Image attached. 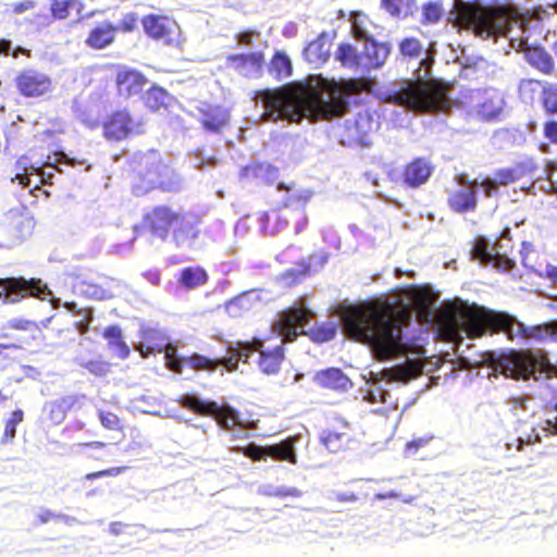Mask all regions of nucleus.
Segmentation results:
<instances>
[{
    "label": "nucleus",
    "mask_w": 557,
    "mask_h": 557,
    "mask_svg": "<svg viewBox=\"0 0 557 557\" xmlns=\"http://www.w3.org/2000/svg\"><path fill=\"white\" fill-rule=\"evenodd\" d=\"M447 206H449L453 212L459 214L474 212L476 208V193L470 186L453 190L447 196Z\"/></svg>",
    "instance_id": "obj_31"
},
{
    "label": "nucleus",
    "mask_w": 557,
    "mask_h": 557,
    "mask_svg": "<svg viewBox=\"0 0 557 557\" xmlns=\"http://www.w3.org/2000/svg\"><path fill=\"white\" fill-rule=\"evenodd\" d=\"M540 104L544 114L553 116L557 114V85L553 83H544L543 89L540 91Z\"/></svg>",
    "instance_id": "obj_42"
},
{
    "label": "nucleus",
    "mask_w": 557,
    "mask_h": 557,
    "mask_svg": "<svg viewBox=\"0 0 557 557\" xmlns=\"http://www.w3.org/2000/svg\"><path fill=\"white\" fill-rule=\"evenodd\" d=\"M41 336L40 325L26 318H13L3 326L0 333V355L8 349H22L29 345L33 341H37Z\"/></svg>",
    "instance_id": "obj_12"
},
{
    "label": "nucleus",
    "mask_w": 557,
    "mask_h": 557,
    "mask_svg": "<svg viewBox=\"0 0 557 557\" xmlns=\"http://www.w3.org/2000/svg\"><path fill=\"white\" fill-rule=\"evenodd\" d=\"M60 172L59 169H57L53 165H50V163L46 162L40 165L39 171H35V174L40 177V183L45 185H51L52 178L54 177V172Z\"/></svg>",
    "instance_id": "obj_60"
},
{
    "label": "nucleus",
    "mask_w": 557,
    "mask_h": 557,
    "mask_svg": "<svg viewBox=\"0 0 557 557\" xmlns=\"http://www.w3.org/2000/svg\"><path fill=\"white\" fill-rule=\"evenodd\" d=\"M302 334L310 336V339L314 343L331 342L335 337L336 325L332 322L315 324L309 332H305Z\"/></svg>",
    "instance_id": "obj_44"
},
{
    "label": "nucleus",
    "mask_w": 557,
    "mask_h": 557,
    "mask_svg": "<svg viewBox=\"0 0 557 557\" xmlns=\"http://www.w3.org/2000/svg\"><path fill=\"white\" fill-rule=\"evenodd\" d=\"M139 339L141 341L138 343L137 350L144 357L162 352V350H166L168 347H173L168 342V336L162 331L151 326H144L141 331H139Z\"/></svg>",
    "instance_id": "obj_25"
},
{
    "label": "nucleus",
    "mask_w": 557,
    "mask_h": 557,
    "mask_svg": "<svg viewBox=\"0 0 557 557\" xmlns=\"http://www.w3.org/2000/svg\"><path fill=\"white\" fill-rule=\"evenodd\" d=\"M525 62L530 64L531 69L544 74L554 75L555 61L553 55L541 46L527 48L524 51Z\"/></svg>",
    "instance_id": "obj_33"
},
{
    "label": "nucleus",
    "mask_w": 557,
    "mask_h": 557,
    "mask_svg": "<svg viewBox=\"0 0 557 557\" xmlns=\"http://www.w3.org/2000/svg\"><path fill=\"white\" fill-rule=\"evenodd\" d=\"M186 368L196 372L207 371L213 372L219 368L218 359H212L199 352H191L185 357Z\"/></svg>",
    "instance_id": "obj_43"
},
{
    "label": "nucleus",
    "mask_w": 557,
    "mask_h": 557,
    "mask_svg": "<svg viewBox=\"0 0 557 557\" xmlns=\"http://www.w3.org/2000/svg\"><path fill=\"white\" fill-rule=\"evenodd\" d=\"M544 83L548 82H543L537 78H522L519 83V87H517V92H519L521 101H534L536 91L539 88L542 89Z\"/></svg>",
    "instance_id": "obj_47"
},
{
    "label": "nucleus",
    "mask_w": 557,
    "mask_h": 557,
    "mask_svg": "<svg viewBox=\"0 0 557 557\" xmlns=\"http://www.w3.org/2000/svg\"><path fill=\"white\" fill-rule=\"evenodd\" d=\"M309 200L310 196L304 193L287 195L280 206L260 213L261 230L269 235L278 234L288 227L296 234L301 233L308 223L306 207Z\"/></svg>",
    "instance_id": "obj_8"
},
{
    "label": "nucleus",
    "mask_w": 557,
    "mask_h": 557,
    "mask_svg": "<svg viewBox=\"0 0 557 557\" xmlns=\"http://www.w3.org/2000/svg\"><path fill=\"white\" fill-rule=\"evenodd\" d=\"M228 67L244 76H251L261 72L264 65V54L260 51L250 53H232L226 57Z\"/></svg>",
    "instance_id": "obj_24"
},
{
    "label": "nucleus",
    "mask_w": 557,
    "mask_h": 557,
    "mask_svg": "<svg viewBox=\"0 0 557 557\" xmlns=\"http://www.w3.org/2000/svg\"><path fill=\"white\" fill-rule=\"evenodd\" d=\"M312 311L304 307H289L278 313L274 330L282 336L283 343H293L304 333V326L312 319Z\"/></svg>",
    "instance_id": "obj_16"
},
{
    "label": "nucleus",
    "mask_w": 557,
    "mask_h": 557,
    "mask_svg": "<svg viewBox=\"0 0 557 557\" xmlns=\"http://www.w3.org/2000/svg\"><path fill=\"white\" fill-rule=\"evenodd\" d=\"M200 218L168 203L151 207L143 214L138 231L152 239L165 243L171 240L175 247H191L200 236Z\"/></svg>",
    "instance_id": "obj_4"
},
{
    "label": "nucleus",
    "mask_w": 557,
    "mask_h": 557,
    "mask_svg": "<svg viewBox=\"0 0 557 557\" xmlns=\"http://www.w3.org/2000/svg\"><path fill=\"white\" fill-rule=\"evenodd\" d=\"M270 496L278 498L301 497V492L296 487H280L270 492Z\"/></svg>",
    "instance_id": "obj_64"
},
{
    "label": "nucleus",
    "mask_w": 557,
    "mask_h": 557,
    "mask_svg": "<svg viewBox=\"0 0 557 557\" xmlns=\"http://www.w3.org/2000/svg\"><path fill=\"white\" fill-rule=\"evenodd\" d=\"M312 381L326 391L347 392L352 388V382L339 368L320 370L312 376Z\"/></svg>",
    "instance_id": "obj_23"
},
{
    "label": "nucleus",
    "mask_w": 557,
    "mask_h": 557,
    "mask_svg": "<svg viewBox=\"0 0 557 557\" xmlns=\"http://www.w3.org/2000/svg\"><path fill=\"white\" fill-rule=\"evenodd\" d=\"M543 134L549 144L557 145V121L549 120L545 121L543 125Z\"/></svg>",
    "instance_id": "obj_63"
},
{
    "label": "nucleus",
    "mask_w": 557,
    "mask_h": 557,
    "mask_svg": "<svg viewBox=\"0 0 557 557\" xmlns=\"http://www.w3.org/2000/svg\"><path fill=\"white\" fill-rule=\"evenodd\" d=\"M243 358H248V354L239 349H228V356L223 359H218V362L219 366H223L227 372H234Z\"/></svg>",
    "instance_id": "obj_53"
},
{
    "label": "nucleus",
    "mask_w": 557,
    "mask_h": 557,
    "mask_svg": "<svg viewBox=\"0 0 557 557\" xmlns=\"http://www.w3.org/2000/svg\"><path fill=\"white\" fill-rule=\"evenodd\" d=\"M145 133V122L136 119L126 108L116 109L101 121L102 138L111 144H120Z\"/></svg>",
    "instance_id": "obj_9"
},
{
    "label": "nucleus",
    "mask_w": 557,
    "mask_h": 557,
    "mask_svg": "<svg viewBox=\"0 0 557 557\" xmlns=\"http://www.w3.org/2000/svg\"><path fill=\"white\" fill-rule=\"evenodd\" d=\"M147 84L148 78L139 70L123 67L116 71L115 88L120 97L131 98L139 95Z\"/></svg>",
    "instance_id": "obj_21"
},
{
    "label": "nucleus",
    "mask_w": 557,
    "mask_h": 557,
    "mask_svg": "<svg viewBox=\"0 0 557 557\" xmlns=\"http://www.w3.org/2000/svg\"><path fill=\"white\" fill-rule=\"evenodd\" d=\"M138 23V16L136 13H128L121 18L120 24L115 25L116 32L121 30L123 33H133L136 28V24Z\"/></svg>",
    "instance_id": "obj_61"
},
{
    "label": "nucleus",
    "mask_w": 557,
    "mask_h": 557,
    "mask_svg": "<svg viewBox=\"0 0 557 557\" xmlns=\"http://www.w3.org/2000/svg\"><path fill=\"white\" fill-rule=\"evenodd\" d=\"M14 87L17 94L27 99L47 97L52 90V79L47 73L35 69L24 67L14 75Z\"/></svg>",
    "instance_id": "obj_13"
},
{
    "label": "nucleus",
    "mask_w": 557,
    "mask_h": 557,
    "mask_svg": "<svg viewBox=\"0 0 557 557\" xmlns=\"http://www.w3.org/2000/svg\"><path fill=\"white\" fill-rule=\"evenodd\" d=\"M97 416L98 420H100L102 428L116 432H121L122 430H124V425L122 424L121 419L116 416L115 412L110 410H98Z\"/></svg>",
    "instance_id": "obj_51"
},
{
    "label": "nucleus",
    "mask_w": 557,
    "mask_h": 557,
    "mask_svg": "<svg viewBox=\"0 0 557 557\" xmlns=\"http://www.w3.org/2000/svg\"><path fill=\"white\" fill-rule=\"evenodd\" d=\"M295 438L288 437L277 444L265 446V454L268 458H273L276 461H287L288 463H297V454L294 449Z\"/></svg>",
    "instance_id": "obj_36"
},
{
    "label": "nucleus",
    "mask_w": 557,
    "mask_h": 557,
    "mask_svg": "<svg viewBox=\"0 0 557 557\" xmlns=\"http://www.w3.org/2000/svg\"><path fill=\"white\" fill-rule=\"evenodd\" d=\"M371 124V119L368 116L358 115L352 122L345 123V129L348 133L349 143H359L367 136V131L363 129V125Z\"/></svg>",
    "instance_id": "obj_45"
},
{
    "label": "nucleus",
    "mask_w": 557,
    "mask_h": 557,
    "mask_svg": "<svg viewBox=\"0 0 557 557\" xmlns=\"http://www.w3.org/2000/svg\"><path fill=\"white\" fill-rule=\"evenodd\" d=\"M320 441L331 453L345 449L350 441L348 422L338 421V425L331 426L322 432Z\"/></svg>",
    "instance_id": "obj_27"
},
{
    "label": "nucleus",
    "mask_w": 557,
    "mask_h": 557,
    "mask_svg": "<svg viewBox=\"0 0 557 557\" xmlns=\"http://www.w3.org/2000/svg\"><path fill=\"white\" fill-rule=\"evenodd\" d=\"M165 354V366L169 370L173 371L176 374H181L183 369L186 367L185 357L181 358L176 356L175 347H168L165 350H162Z\"/></svg>",
    "instance_id": "obj_52"
},
{
    "label": "nucleus",
    "mask_w": 557,
    "mask_h": 557,
    "mask_svg": "<svg viewBox=\"0 0 557 557\" xmlns=\"http://www.w3.org/2000/svg\"><path fill=\"white\" fill-rule=\"evenodd\" d=\"M470 101L475 114L484 122L498 120L506 108V96L493 87L475 89L470 95Z\"/></svg>",
    "instance_id": "obj_14"
},
{
    "label": "nucleus",
    "mask_w": 557,
    "mask_h": 557,
    "mask_svg": "<svg viewBox=\"0 0 557 557\" xmlns=\"http://www.w3.org/2000/svg\"><path fill=\"white\" fill-rule=\"evenodd\" d=\"M73 0H51L50 12L51 16L55 20H66L70 15V8L73 5Z\"/></svg>",
    "instance_id": "obj_54"
},
{
    "label": "nucleus",
    "mask_w": 557,
    "mask_h": 557,
    "mask_svg": "<svg viewBox=\"0 0 557 557\" xmlns=\"http://www.w3.org/2000/svg\"><path fill=\"white\" fill-rule=\"evenodd\" d=\"M409 320L407 307L375 301L349 308L343 325L350 339L369 345L375 358L384 361L408 351L401 329Z\"/></svg>",
    "instance_id": "obj_2"
},
{
    "label": "nucleus",
    "mask_w": 557,
    "mask_h": 557,
    "mask_svg": "<svg viewBox=\"0 0 557 557\" xmlns=\"http://www.w3.org/2000/svg\"><path fill=\"white\" fill-rule=\"evenodd\" d=\"M492 259H493L492 263H490V264H493L494 268H496L503 272L510 271L516 265V263L506 256L496 253V256H494Z\"/></svg>",
    "instance_id": "obj_62"
},
{
    "label": "nucleus",
    "mask_w": 557,
    "mask_h": 557,
    "mask_svg": "<svg viewBox=\"0 0 557 557\" xmlns=\"http://www.w3.org/2000/svg\"><path fill=\"white\" fill-rule=\"evenodd\" d=\"M293 72V64L283 51L274 52L269 63V73L276 79L287 78Z\"/></svg>",
    "instance_id": "obj_40"
},
{
    "label": "nucleus",
    "mask_w": 557,
    "mask_h": 557,
    "mask_svg": "<svg viewBox=\"0 0 557 557\" xmlns=\"http://www.w3.org/2000/svg\"><path fill=\"white\" fill-rule=\"evenodd\" d=\"M330 36L325 32H322L306 46L305 50H302V57H305L307 63L319 67L324 65L330 58Z\"/></svg>",
    "instance_id": "obj_26"
},
{
    "label": "nucleus",
    "mask_w": 557,
    "mask_h": 557,
    "mask_svg": "<svg viewBox=\"0 0 557 557\" xmlns=\"http://www.w3.org/2000/svg\"><path fill=\"white\" fill-rule=\"evenodd\" d=\"M177 403L195 414L213 418L224 431H233L240 425L236 410L228 406H219L213 400H202L189 394L178 397Z\"/></svg>",
    "instance_id": "obj_10"
},
{
    "label": "nucleus",
    "mask_w": 557,
    "mask_h": 557,
    "mask_svg": "<svg viewBox=\"0 0 557 557\" xmlns=\"http://www.w3.org/2000/svg\"><path fill=\"white\" fill-rule=\"evenodd\" d=\"M457 21L466 28L472 29L482 37L506 36L511 25L520 26L527 33L528 22L521 17H512L504 7H483L479 3H465L457 12Z\"/></svg>",
    "instance_id": "obj_6"
},
{
    "label": "nucleus",
    "mask_w": 557,
    "mask_h": 557,
    "mask_svg": "<svg viewBox=\"0 0 557 557\" xmlns=\"http://www.w3.org/2000/svg\"><path fill=\"white\" fill-rule=\"evenodd\" d=\"M4 147L3 151L9 153L17 148L18 144L22 143V134L20 133V128L15 125L10 126L4 131Z\"/></svg>",
    "instance_id": "obj_55"
},
{
    "label": "nucleus",
    "mask_w": 557,
    "mask_h": 557,
    "mask_svg": "<svg viewBox=\"0 0 557 557\" xmlns=\"http://www.w3.org/2000/svg\"><path fill=\"white\" fill-rule=\"evenodd\" d=\"M36 221L27 207H13L3 214V227L12 238L23 242L34 232Z\"/></svg>",
    "instance_id": "obj_17"
},
{
    "label": "nucleus",
    "mask_w": 557,
    "mask_h": 557,
    "mask_svg": "<svg viewBox=\"0 0 557 557\" xmlns=\"http://www.w3.org/2000/svg\"><path fill=\"white\" fill-rule=\"evenodd\" d=\"M79 408V400L76 396H63L47 403L45 410L47 419L51 424L58 425L64 421L67 412Z\"/></svg>",
    "instance_id": "obj_34"
},
{
    "label": "nucleus",
    "mask_w": 557,
    "mask_h": 557,
    "mask_svg": "<svg viewBox=\"0 0 557 557\" xmlns=\"http://www.w3.org/2000/svg\"><path fill=\"white\" fill-rule=\"evenodd\" d=\"M144 33L153 40L162 41L166 46L177 44V24L174 20L149 13L141 20Z\"/></svg>",
    "instance_id": "obj_18"
},
{
    "label": "nucleus",
    "mask_w": 557,
    "mask_h": 557,
    "mask_svg": "<svg viewBox=\"0 0 557 557\" xmlns=\"http://www.w3.org/2000/svg\"><path fill=\"white\" fill-rule=\"evenodd\" d=\"M472 259L480 262L482 265H488L493 261V252L488 250V242L484 237H478L473 240Z\"/></svg>",
    "instance_id": "obj_48"
},
{
    "label": "nucleus",
    "mask_w": 557,
    "mask_h": 557,
    "mask_svg": "<svg viewBox=\"0 0 557 557\" xmlns=\"http://www.w3.org/2000/svg\"><path fill=\"white\" fill-rule=\"evenodd\" d=\"M434 165L428 157H413L404 163L399 172V182L409 189H418L428 183Z\"/></svg>",
    "instance_id": "obj_19"
},
{
    "label": "nucleus",
    "mask_w": 557,
    "mask_h": 557,
    "mask_svg": "<svg viewBox=\"0 0 557 557\" xmlns=\"http://www.w3.org/2000/svg\"><path fill=\"white\" fill-rule=\"evenodd\" d=\"M389 52L391 47L386 42L367 41L361 52V69H381Z\"/></svg>",
    "instance_id": "obj_28"
},
{
    "label": "nucleus",
    "mask_w": 557,
    "mask_h": 557,
    "mask_svg": "<svg viewBox=\"0 0 557 557\" xmlns=\"http://www.w3.org/2000/svg\"><path fill=\"white\" fill-rule=\"evenodd\" d=\"M409 293L413 304L418 306L419 309L425 310L433 304V292L426 286L413 287Z\"/></svg>",
    "instance_id": "obj_49"
},
{
    "label": "nucleus",
    "mask_w": 557,
    "mask_h": 557,
    "mask_svg": "<svg viewBox=\"0 0 557 557\" xmlns=\"http://www.w3.org/2000/svg\"><path fill=\"white\" fill-rule=\"evenodd\" d=\"M240 345L244 350L259 352V360H257V364H259V369L262 373L265 375L277 374L281 364L284 361L283 346H276L272 349L262 350V344L260 341H253Z\"/></svg>",
    "instance_id": "obj_20"
},
{
    "label": "nucleus",
    "mask_w": 557,
    "mask_h": 557,
    "mask_svg": "<svg viewBox=\"0 0 557 557\" xmlns=\"http://www.w3.org/2000/svg\"><path fill=\"white\" fill-rule=\"evenodd\" d=\"M50 294V288L41 278L24 276L0 278V300L4 305L18 304L27 297L42 299Z\"/></svg>",
    "instance_id": "obj_11"
},
{
    "label": "nucleus",
    "mask_w": 557,
    "mask_h": 557,
    "mask_svg": "<svg viewBox=\"0 0 557 557\" xmlns=\"http://www.w3.org/2000/svg\"><path fill=\"white\" fill-rule=\"evenodd\" d=\"M40 165L33 164L32 160L27 154H22L17 157L16 161H14L13 165V183H18V185L23 187L29 186V176L34 174V172H38Z\"/></svg>",
    "instance_id": "obj_37"
},
{
    "label": "nucleus",
    "mask_w": 557,
    "mask_h": 557,
    "mask_svg": "<svg viewBox=\"0 0 557 557\" xmlns=\"http://www.w3.org/2000/svg\"><path fill=\"white\" fill-rule=\"evenodd\" d=\"M541 367L537 360L529 351H515L505 354L497 360L496 369L503 374L515 380H527Z\"/></svg>",
    "instance_id": "obj_15"
},
{
    "label": "nucleus",
    "mask_w": 557,
    "mask_h": 557,
    "mask_svg": "<svg viewBox=\"0 0 557 557\" xmlns=\"http://www.w3.org/2000/svg\"><path fill=\"white\" fill-rule=\"evenodd\" d=\"M236 451L255 461H264L267 459L265 446H259L255 443H250L244 447H237Z\"/></svg>",
    "instance_id": "obj_57"
},
{
    "label": "nucleus",
    "mask_w": 557,
    "mask_h": 557,
    "mask_svg": "<svg viewBox=\"0 0 557 557\" xmlns=\"http://www.w3.org/2000/svg\"><path fill=\"white\" fill-rule=\"evenodd\" d=\"M107 343H109L110 349L114 350L116 357L126 359L129 355V348L122 338V332L119 324H111L102 332Z\"/></svg>",
    "instance_id": "obj_38"
},
{
    "label": "nucleus",
    "mask_w": 557,
    "mask_h": 557,
    "mask_svg": "<svg viewBox=\"0 0 557 557\" xmlns=\"http://www.w3.org/2000/svg\"><path fill=\"white\" fill-rule=\"evenodd\" d=\"M423 363L420 360H407L382 371V376L387 382L408 383L421 375Z\"/></svg>",
    "instance_id": "obj_29"
},
{
    "label": "nucleus",
    "mask_w": 557,
    "mask_h": 557,
    "mask_svg": "<svg viewBox=\"0 0 557 557\" xmlns=\"http://www.w3.org/2000/svg\"><path fill=\"white\" fill-rule=\"evenodd\" d=\"M400 54L407 58H418L421 53V45L417 38H405L399 42Z\"/></svg>",
    "instance_id": "obj_56"
},
{
    "label": "nucleus",
    "mask_w": 557,
    "mask_h": 557,
    "mask_svg": "<svg viewBox=\"0 0 557 557\" xmlns=\"http://www.w3.org/2000/svg\"><path fill=\"white\" fill-rule=\"evenodd\" d=\"M335 60L339 62L344 67L347 69H359L360 67V53H358L355 47L348 42H342L335 50Z\"/></svg>",
    "instance_id": "obj_41"
},
{
    "label": "nucleus",
    "mask_w": 557,
    "mask_h": 557,
    "mask_svg": "<svg viewBox=\"0 0 557 557\" xmlns=\"http://www.w3.org/2000/svg\"><path fill=\"white\" fill-rule=\"evenodd\" d=\"M536 171V163L533 158H525L510 168H502L494 171L493 182L508 186L519 180L531 177Z\"/></svg>",
    "instance_id": "obj_22"
},
{
    "label": "nucleus",
    "mask_w": 557,
    "mask_h": 557,
    "mask_svg": "<svg viewBox=\"0 0 557 557\" xmlns=\"http://www.w3.org/2000/svg\"><path fill=\"white\" fill-rule=\"evenodd\" d=\"M82 366L84 369L90 371L91 374L97 376L104 375L110 370V363L103 360H88Z\"/></svg>",
    "instance_id": "obj_59"
},
{
    "label": "nucleus",
    "mask_w": 557,
    "mask_h": 557,
    "mask_svg": "<svg viewBox=\"0 0 557 557\" xmlns=\"http://www.w3.org/2000/svg\"><path fill=\"white\" fill-rule=\"evenodd\" d=\"M209 281L208 271L201 265L188 267L180 271L176 282L186 290H194Z\"/></svg>",
    "instance_id": "obj_35"
},
{
    "label": "nucleus",
    "mask_w": 557,
    "mask_h": 557,
    "mask_svg": "<svg viewBox=\"0 0 557 557\" xmlns=\"http://www.w3.org/2000/svg\"><path fill=\"white\" fill-rule=\"evenodd\" d=\"M442 14V7L437 3L423 5V23L435 24L441 21Z\"/></svg>",
    "instance_id": "obj_58"
},
{
    "label": "nucleus",
    "mask_w": 557,
    "mask_h": 557,
    "mask_svg": "<svg viewBox=\"0 0 557 557\" xmlns=\"http://www.w3.org/2000/svg\"><path fill=\"white\" fill-rule=\"evenodd\" d=\"M169 94L165 88L152 85L143 96L145 108L157 112L168 106Z\"/></svg>",
    "instance_id": "obj_39"
},
{
    "label": "nucleus",
    "mask_w": 557,
    "mask_h": 557,
    "mask_svg": "<svg viewBox=\"0 0 557 557\" xmlns=\"http://www.w3.org/2000/svg\"><path fill=\"white\" fill-rule=\"evenodd\" d=\"M24 420V411L22 409H14L9 418L4 420L3 435L0 442L3 444L12 443L15 437V429Z\"/></svg>",
    "instance_id": "obj_46"
},
{
    "label": "nucleus",
    "mask_w": 557,
    "mask_h": 557,
    "mask_svg": "<svg viewBox=\"0 0 557 557\" xmlns=\"http://www.w3.org/2000/svg\"><path fill=\"white\" fill-rule=\"evenodd\" d=\"M443 325L450 334L461 330L470 338L484 336L485 333H504L508 339L553 341L554 321L534 326H525L516 318L484 307L467 304H451L441 313Z\"/></svg>",
    "instance_id": "obj_3"
},
{
    "label": "nucleus",
    "mask_w": 557,
    "mask_h": 557,
    "mask_svg": "<svg viewBox=\"0 0 557 557\" xmlns=\"http://www.w3.org/2000/svg\"><path fill=\"white\" fill-rule=\"evenodd\" d=\"M133 188L137 195L152 190L174 194L178 190V182L158 156L145 152L133 160Z\"/></svg>",
    "instance_id": "obj_7"
},
{
    "label": "nucleus",
    "mask_w": 557,
    "mask_h": 557,
    "mask_svg": "<svg viewBox=\"0 0 557 557\" xmlns=\"http://www.w3.org/2000/svg\"><path fill=\"white\" fill-rule=\"evenodd\" d=\"M411 0H381V8L387 14L399 17L409 12Z\"/></svg>",
    "instance_id": "obj_50"
},
{
    "label": "nucleus",
    "mask_w": 557,
    "mask_h": 557,
    "mask_svg": "<svg viewBox=\"0 0 557 557\" xmlns=\"http://www.w3.org/2000/svg\"><path fill=\"white\" fill-rule=\"evenodd\" d=\"M387 100L412 111L437 112L450 108L447 86L436 79L405 81L398 89L389 90Z\"/></svg>",
    "instance_id": "obj_5"
},
{
    "label": "nucleus",
    "mask_w": 557,
    "mask_h": 557,
    "mask_svg": "<svg viewBox=\"0 0 557 557\" xmlns=\"http://www.w3.org/2000/svg\"><path fill=\"white\" fill-rule=\"evenodd\" d=\"M199 113L200 123L209 132L218 133L228 123V112L222 106L205 103Z\"/></svg>",
    "instance_id": "obj_30"
},
{
    "label": "nucleus",
    "mask_w": 557,
    "mask_h": 557,
    "mask_svg": "<svg viewBox=\"0 0 557 557\" xmlns=\"http://www.w3.org/2000/svg\"><path fill=\"white\" fill-rule=\"evenodd\" d=\"M367 87V82L358 78L344 81L327 79L311 75L304 82H296L280 89L260 92L263 102V120L275 122L287 119L289 122L332 121L348 111L346 97L357 95Z\"/></svg>",
    "instance_id": "obj_1"
},
{
    "label": "nucleus",
    "mask_w": 557,
    "mask_h": 557,
    "mask_svg": "<svg viewBox=\"0 0 557 557\" xmlns=\"http://www.w3.org/2000/svg\"><path fill=\"white\" fill-rule=\"evenodd\" d=\"M116 27L110 22L96 25L88 33L86 45L92 50H102L110 47L115 40Z\"/></svg>",
    "instance_id": "obj_32"
}]
</instances>
